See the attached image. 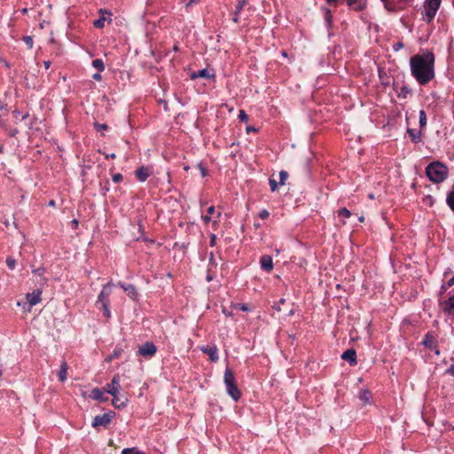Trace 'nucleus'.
Returning a JSON list of instances; mask_svg holds the SVG:
<instances>
[{"instance_id":"nucleus-1","label":"nucleus","mask_w":454,"mask_h":454,"mask_svg":"<svg viewBox=\"0 0 454 454\" xmlns=\"http://www.w3.org/2000/svg\"><path fill=\"white\" fill-rule=\"evenodd\" d=\"M410 65L411 74L419 84L425 85L434 77V56L432 52L414 55Z\"/></svg>"},{"instance_id":"nucleus-2","label":"nucleus","mask_w":454,"mask_h":454,"mask_svg":"<svg viewBox=\"0 0 454 454\" xmlns=\"http://www.w3.org/2000/svg\"><path fill=\"white\" fill-rule=\"evenodd\" d=\"M448 173V168L440 161L431 162L426 168L427 177L436 184L443 182Z\"/></svg>"},{"instance_id":"nucleus-3","label":"nucleus","mask_w":454,"mask_h":454,"mask_svg":"<svg viewBox=\"0 0 454 454\" xmlns=\"http://www.w3.org/2000/svg\"><path fill=\"white\" fill-rule=\"evenodd\" d=\"M224 384L226 386V391L228 395L234 401H238L241 396V393L237 387L234 373L229 368H226L224 372Z\"/></svg>"},{"instance_id":"nucleus-4","label":"nucleus","mask_w":454,"mask_h":454,"mask_svg":"<svg viewBox=\"0 0 454 454\" xmlns=\"http://www.w3.org/2000/svg\"><path fill=\"white\" fill-rule=\"evenodd\" d=\"M442 0H426L424 3V11L422 12L423 20L430 23L436 15L440 8Z\"/></svg>"},{"instance_id":"nucleus-5","label":"nucleus","mask_w":454,"mask_h":454,"mask_svg":"<svg viewBox=\"0 0 454 454\" xmlns=\"http://www.w3.org/2000/svg\"><path fill=\"white\" fill-rule=\"evenodd\" d=\"M157 352V347L152 341H147L138 348L137 355L143 357L150 358Z\"/></svg>"},{"instance_id":"nucleus-6","label":"nucleus","mask_w":454,"mask_h":454,"mask_svg":"<svg viewBox=\"0 0 454 454\" xmlns=\"http://www.w3.org/2000/svg\"><path fill=\"white\" fill-rule=\"evenodd\" d=\"M114 415V412H113V411L104 413L102 415H98L93 419L91 425L93 427H106L107 425L110 424Z\"/></svg>"},{"instance_id":"nucleus-7","label":"nucleus","mask_w":454,"mask_h":454,"mask_svg":"<svg viewBox=\"0 0 454 454\" xmlns=\"http://www.w3.org/2000/svg\"><path fill=\"white\" fill-rule=\"evenodd\" d=\"M436 339H437V335L435 334V333L429 332L426 334V336L422 341V344L424 345L425 348L431 349V350L434 351L435 354L439 355L440 352L437 349Z\"/></svg>"},{"instance_id":"nucleus-8","label":"nucleus","mask_w":454,"mask_h":454,"mask_svg":"<svg viewBox=\"0 0 454 454\" xmlns=\"http://www.w3.org/2000/svg\"><path fill=\"white\" fill-rule=\"evenodd\" d=\"M120 389H121V385H120V375L119 374H115L111 382L106 384V392L110 395H114V394H119L120 392Z\"/></svg>"},{"instance_id":"nucleus-9","label":"nucleus","mask_w":454,"mask_h":454,"mask_svg":"<svg viewBox=\"0 0 454 454\" xmlns=\"http://www.w3.org/2000/svg\"><path fill=\"white\" fill-rule=\"evenodd\" d=\"M112 286H113L112 283L109 282L103 286L99 295L98 296V301H97L98 303L103 302V301H108L107 298L112 294Z\"/></svg>"},{"instance_id":"nucleus-10","label":"nucleus","mask_w":454,"mask_h":454,"mask_svg":"<svg viewBox=\"0 0 454 454\" xmlns=\"http://www.w3.org/2000/svg\"><path fill=\"white\" fill-rule=\"evenodd\" d=\"M341 358L348 362L350 365H356L357 364L356 353L353 348L347 349L345 352H343Z\"/></svg>"},{"instance_id":"nucleus-11","label":"nucleus","mask_w":454,"mask_h":454,"mask_svg":"<svg viewBox=\"0 0 454 454\" xmlns=\"http://www.w3.org/2000/svg\"><path fill=\"white\" fill-rule=\"evenodd\" d=\"M41 294L42 291L40 289H36L32 293L27 294V300L30 306L36 305L41 301Z\"/></svg>"},{"instance_id":"nucleus-12","label":"nucleus","mask_w":454,"mask_h":454,"mask_svg":"<svg viewBox=\"0 0 454 454\" xmlns=\"http://www.w3.org/2000/svg\"><path fill=\"white\" fill-rule=\"evenodd\" d=\"M260 265L262 270L267 272H270L273 269V262L271 256L265 254L262 255L260 259Z\"/></svg>"},{"instance_id":"nucleus-13","label":"nucleus","mask_w":454,"mask_h":454,"mask_svg":"<svg viewBox=\"0 0 454 454\" xmlns=\"http://www.w3.org/2000/svg\"><path fill=\"white\" fill-rule=\"evenodd\" d=\"M214 77H215V74L213 72H210L207 68H204V69H201V70H199L197 72H193L191 74V78L192 80L197 79V78L209 79V78H214Z\"/></svg>"},{"instance_id":"nucleus-14","label":"nucleus","mask_w":454,"mask_h":454,"mask_svg":"<svg viewBox=\"0 0 454 454\" xmlns=\"http://www.w3.org/2000/svg\"><path fill=\"white\" fill-rule=\"evenodd\" d=\"M113 396L112 403L115 408L125 407L128 403V398L119 394L111 395Z\"/></svg>"},{"instance_id":"nucleus-15","label":"nucleus","mask_w":454,"mask_h":454,"mask_svg":"<svg viewBox=\"0 0 454 454\" xmlns=\"http://www.w3.org/2000/svg\"><path fill=\"white\" fill-rule=\"evenodd\" d=\"M118 286H120L124 292H126L127 295L130 297L131 299H136L137 296V293L136 290V287L131 284H123L121 282L118 283Z\"/></svg>"},{"instance_id":"nucleus-16","label":"nucleus","mask_w":454,"mask_h":454,"mask_svg":"<svg viewBox=\"0 0 454 454\" xmlns=\"http://www.w3.org/2000/svg\"><path fill=\"white\" fill-rule=\"evenodd\" d=\"M90 397L100 402H106L108 400V397L105 395V392L98 387H95L91 390Z\"/></svg>"},{"instance_id":"nucleus-17","label":"nucleus","mask_w":454,"mask_h":454,"mask_svg":"<svg viewBox=\"0 0 454 454\" xmlns=\"http://www.w3.org/2000/svg\"><path fill=\"white\" fill-rule=\"evenodd\" d=\"M201 350L204 353L208 355V356L212 362H216L218 360V349L215 346H214V347L207 346V347L202 348Z\"/></svg>"},{"instance_id":"nucleus-18","label":"nucleus","mask_w":454,"mask_h":454,"mask_svg":"<svg viewBox=\"0 0 454 454\" xmlns=\"http://www.w3.org/2000/svg\"><path fill=\"white\" fill-rule=\"evenodd\" d=\"M149 175L150 170L148 168L141 167L136 170V176L141 182H145L148 178Z\"/></svg>"},{"instance_id":"nucleus-19","label":"nucleus","mask_w":454,"mask_h":454,"mask_svg":"<svg viewBox=\"0 0 454 454\" xmlns=\"http://www.w3.org/2000/svg\"><path fill=\"white\" fill-rule=\"evenodd\" d=\"M443 310L450 315L454 314V295L444 302Z\"/></svg>"},{"instance_id":"nucleus-20","label":"nucleus","mask_w":454,"mask_h":454,"mask_svg":"<svg viewBox=\"0 0 454 454\" xmlns=\"http://www.w3.org/2000/svg\"><path fill=\"white\" fill-rule=\"evenodd\" d=\"M411 139L414 143H419L421 140V132L417 131L416 129H408L407 130Z\"/></svg>"},{"instance_id":"nucleus-21","label":"nucleus","mask_w":454,"mask_h":454,"mask_svg":"<svg viewBox=\"0 0 454 454\" xmlns=\"http://www.w3.org/2000/svg\"><path fill=\"white\" fill-rule=\"evenodd\" d=\"M124 351V348L121 345H117L114 349L113 353L106 358V361H111L113 359L118 358L121 356V353Z\"/></svg>"},{"instance_id":"nucleus-22","label":"nucleus","mask_w":454,"mask_h":454,"mask_svg":"<svg viewBox=\"0 0 454 454\" xmlns=\"http://www.w3.org/2000/svg\"><path fill=\"white\" fill-rule=\"evenodd\" d=\"M372 397L371 392L367 389L361 390L359 393V399L364 403H368Z\"/></svg>"},{"instance_id":"nucleus-23","label":"nucleus","mask_w":454,"mask_h":454,"mask_svg":"<svg viewBox=\"0 0 454 454\" xmlns=\"http://www.w3.org/2000/svg\"><path fill=\"white\" fill-rule=\"evenodd\" d=\"M446 202L452 211H454V185L447 195Z\"/></svg>"},{"instance_id":"nucleus-24","label":"nucleus","mask_w":454,"mask_h":454,"mask_svg":"<svg viewBox=\"0 0 454 454\" xmlns=\"http://www.w3.org/2000/svg\"><path fill=\"white\" fill-rule=\"evenodd\" d=\"M67 365L66 363H63L61 364L59 372V379L60 381H65L67 380Z\"/></svg>"},{"instance_id":"nucleus-25","label":"nucleus","mask_w":454,"mask_h":454,"mask_svg":"<svg viewBox=\"0 0 454 454\" xmlns=\"http://www.w3.org/2000/svg\"><path fill=\"white\" fill-rule=\"evenodd\" d=\"M92 66L96 69H98V72H102L105 69V64L102 59H96L92 61Z\"/></svg>"},{"instance_id":"nucleus-26","label":"nucleus","mask_w":454,"mask_h":454,"mask_svg":"<svg viewBox=\"0 0 454 454\" xmlns=\"http://www.w3.org/2000/svg\"><path fill=\"white\" fill-rule=\"evenodd\" d=\"M427 125V114L424 110L419 111V127L423 129Z\"/></svg>"},{"instance_id":"nucleus-27","label":"nucleus","mask_w":454,"mask_h":454,"mask_svg":"<svg viewBox=\"0 0 454 454\" xmlns=\"http://www.w3.org/2000/svg\"><path fill=\"white\" fill-rule=\"evenodd\" d=\"M101 303V309H103L104 315L106 317L109 318L111 317V311L109 309V302L103 301Z\"/></svg>"},{"instance_id":"nucleus-28","label":"nucleus","mask_w":454,"mask_h":454,"mask_svg":"<svg viewBox=\"0 0 454 454\" xmlns=\"http://www.w3.org/2000/svg\"><path fill=\"white\" fill-rule=\"evenodd\" d=\"M247 4L246 0H239L238 5L235 8L234 12H236V16H239L241 10Z\"/></svg>"},{"instance_id":"nucleus-29","label":"nucleus","mask_w":454,"mask_h":454,"mask_svg":"<svg viewBox=\"0 0 454 454\" xmlns=\"http://www.w3.org/2000/svg\"><path fill=\"white\" fill-rule=\"evenodd\" d=\"M215 212V207L211 206L207 208V215H203L202 219L205 223H208L211 220V215H213Z\"/></svg>"},{"instance_id":"nucleus-30","label":"nucleus","mask_w":454,"mask_h":454,"mask_svg":"<svg viewBox=\"0 0 454 454\" xmlns=\"http://www.w3.org/2000/svg\"><path fill=\"white\" fill-rule=\"evenodd\" d=\"M121 454H145V453L138 450L137 448H127L121 451Z\"/></svg>"},{"instance_id":"nucleus-31","label":"nucleus","mask_w":454,"mask_h":454,"mask_svg":"<svg viewBox=\"0 0 454 454\" xmlns=\"http://www.w3.org/2000/svg\"><path fill=\"white\" fill-rule=\"evenodd\" d=\"M324 11H325V22L327 23V26L330 27L331 23H332L331 11L329 9H327V8H324Z\"/></svg>"},{"instance_id":"nucleus-32","label":"nucleus","mask_w":454,"mask_h":454,"mask_svg":"<svg viewBox=\"0 0 454 454\" xmlns=\"http://www.w3.org/2000/svg\"><path fill=\"white\" fill-rule=\"evenodd\" d=\"M106 18L101 17L100 19H98L94 20L93 25L98 28H102L105 26Z\"/></svg>"},{"instance_id":"nucleus-33","label":"nucleus","mask_w":454,"mask_h":454,"mask_svg":"<svg viewBox=\"0 0 454 454\" xmlns=\"http://www.w3.org/2000/svg\"><path fill=\"white\" fill-rule=\"evenodd\" d=\"M287 177H288V173L286 171H285V170H281L279 172V178H280L279 184L281 185L285 184V182L287 179Z\"/></svg>"},{"instance_id":"nucleus-34","label":"nucleus","mask_w":454,"mask_h":454,"mask_svg":"<svg viewBox=\"0 0 454 454\" xmlns=\"http://www.w3.org/2000/svg\"><path fill=\"white\" fill-rule=\"evenodd\" d=\"M339 215L348 218L351 215V213L348 209H347L346 207H343L339 210Z\"/></svg>"},{"instance_id":"nucleus-35","label":"nucleus","mask_w":454,"mask_h":454,"mask_svg":"<svg viewBox=\"0 0 454 454\" xmlns=\"http://www.w3.org/2000/svg\"><path fill=\"white\" fill-rule=\"evenodd\" d=\"M384 3V6L388 11H395V4L387 0H381Z\"/></svg>"},{"instance_id":"nucleus-36","label":"nucleus","mask_w":454,"mask_h":454,"mask_svg":"<svg viewBox=\"0 0 454 454\" xmlns=\"http://www.w3.org/2000/svg\"><path fill=\"white\" fill-rule=\"evenodd\" d=\"M6 264L11 270H13L16 264V261L12 257H8L6 259Z\"/></svg>"},{"instance_id":"nucleus-37","label":"nucleus","mask_w":454,"mask_h":454,"mask_svg":"<svg viewBox=\"0 0 454 454\" xmlns=\"http://www.w3.org/2000/svg\"><path fill=\"white\" fill-rule=\"evenodd\" d=\"M269 184H270V190L272 192H275L278 189V182L275 179H270L269 180Z\"/></svg>"},{"instance_id":"nucleus-38","label":"nucleus","mask_w":454,"mask_h":454,"mask_svg":"<svg viewBox=\"0 0 454 454\" xmlns=\"http://www.w3.org/2000/svg\"><path fill=\"white\" fill-rule=\"evenodd\" d=\"M23 41L27 45L29 49L33 47V38L31 36H24Z\"/></svg>"},{"instance_id":"nucleus-39","label":"nucleus","mask_w":454,"mask_h":454,"mask_svg":"<svg viewBox=\"0 0 454 454\" xmlns=\"http://www.w3.org/2000/svg\"><path fill=\"white\" fill-rule=\"evenodd\" d=\"M269 215H270V213L267 209H262L259 213V216L262 219H267L269 217Z\"/></svg>"},{"instance_id":"nucleus-40","label":"nucleus","mask_w":454,"mask_h":454,"mask_svg":"<svg viewBox=\"0 0 454 454\" xmlns=\"http://www.w3.org/2000/svg\"><path fill=\"white\" fill-rule=\"evenodd\" d=\"M239 118L242 121H247L248 120V117L244 110H240L239 114Z\"/></svg>"},{"instance_id":"nucleus-41","label":"nucleus","mask_w":454,"mask_h":454,"mask_svg":"<svg viewBox=\"0 0 454 454\" xmlns=\"http://www.w3.org/2000/svg\"><path fill=\"white\" fill-rule=\"evenodd\" d=\"M44 272H45L44 268H38V269L33 270V273L38 275L39 277H42Z\"/></svg>"},{"instance_id":"nucleus-42","label":"nucleus","mask_w":454,"mask_h":454,"mask_svg":"<svg viewBox=\"0 0 454 454\" xmlns=\"http://www.w3.org/2000/svg\"><path fill=\"white\" fill-rule=\"evenodd\" d=\"M122 180V175L120 173L114 174L113 176V181L114 183H120Z\"/></svg>"},{"instance_id":"nucleus-43","label":"nucleus","mask_w":454,"mask_h":454,"mask_svg":"<svg viewBox=\"0 0 454 454\" xmlns=\"http://www.w3.org/2000/svg\"><path fill=\"white\" fill-rule=\"evenodd\" d=\"M95 127H96L97 130H98V131L106 130L107 129L106 124L95 123Z\"/></svg>"},{"instance_id":"nucleus-44","label":"nucleus","mask_w":454,"mask_h":454,"mask_svg":"<svg viewBox=\"0 0 454 454\" xmlns=\"http://www.w3.org/2000/svg\"><path fill=\"white\" fill-rule=\"evenodd\" d=\"M215 265H216V262L215 261L214 254H213V253H210V255H209V266H215Z\"/></svg>"},{"instance_id":"nucleus-45","label":"nucleus","mask_w":454,"mask_h":454,"mask_svg":"<svg viewBox=\"0 0 454 454\" xmlns=\"http://www.w3.org/2000/svg\"><path fill=\"white\" fill-rule=\"evenodd\" d=\"M92 78L97 81H100L102 79V76L100 74V72H98L92 75Z\"/></svg>"},{"instance_id":"nucleus-46","label":"nucleus","mask_w":454,"mask_h":454,"mask_svg":"<svg viewBox=\"0 0 454 454\" xmlns=\"http://www.w3.org/2000/svg\"><path fill=\"white\" fill-rule=\"evenodd\" d=\"M199 168H200L201 176H207V169L203 166H201V165H199Z\"/></svg>"},{"instance_id":"nucleus-47","label":"nucleus","mask_w":454,"mask_h":454,"mask_svg":"<svg viewBox=\"0 0 454 454\" xmlns=\"http://www.w3.org/2000/svg\"><path fill=\"white\" fill-rule=\"evenodd\" d=\"M216 236L215 234H211L210 237V246H214L215 244Z\"/></svg>"},{"instance_id":"nucleus-48","label":"nucleus","mask_w":454,"mask_h":454,"mask_svg":"<svg viewBox=\"0 0 454 454\" xmlns=\"http://www.w3.org/2000/svg\"><path fill=\"white\" fill-rule=\"evenodd\" d=\"M5 110L7 111V105L0 100V111Z\"/></svg>"},{"instance_id":"nucleus-49","label":"nucleus","mask_w":454,"mask_h":454,"mask_svg":"<svg viewBox=\"0 0 454 454\" xmlns=\"http://www.w3.org/2000/svg\"><path fill=\"white\" fill-rule=\"evenodd\" d=\"M213 279V276L210 274V270H208V273L207 276V281L210 282Z\"/></svg>"},{"instance_id":"nucleus-50","label":"nucleus","mask_w":454,"mask_h":454,"mask_svg":"<svg viewBox=\"0 0 454 454\" xmlns=\"http://www.w3.org/2000/svg\"><path fill=\"white\" fill-rule=\"evenodd\" d=\"M448 286H454V277H452L449 281H448Z\"/></svg>"},{"instance_id":"nucleus-51","label":"nucleus","mask_w":454,"mask_h":454,"mask_svg":"<svg viewBox=\"0 0 454 454\" xmlns=\"http://www.w3.org/2000/svg\"><path fill=\"white\" fill-rule=\"evenodd\" d=\"M408 92H409V90H407L406 87L402 88L401 93L403 95V97H405V94Z\"/></svg>"},{"instance_id":"nucleus-52","label":"nucleus","mask_w":454,"mask_h":454,"mask_svg":"<svg viewBox=\"0 0 454 454\" xmlns=\"http://www.w3.org/2000/svg\"><path fill=\"white\" fill-rule=\"evenodd\" d=\"M232 20H233L235 23H237V22H238V20H239L238 16H236V12H234V13H233Z\"/></svg>"},{"instance_id":"nucleus-53","label":"nucleus","mask_w":454,"mask_h":454,"mask_svg":"<svg viewBox=\"0 0 454 454\" xmlns=\"http://www.w3.org/2000/svg\"><path fill=\"white\" fill-rule=\"evenodd\" d=\"M115 157H116V155H115L114 153H111V154H109V155H108V154H107V155H106V158H107V159H108V158L114 159Z\"/></svg>"},{"instance_id":"nucleus-54","label":"nucleus","mask_w":454,"mask_h":454,"mask_svg":"<svg viewBox=\"0 0 454 454\" xmlns=\"http://www.w3.org/2000/svg\"><path fill=\"white\" fill-rule=\"evenodd\" d=\"M356 3V0H348V5H353Z\"/></svg>"},{"instance_id":"nucleus-55","label":"nucleus","mask_w":454,"mask_h":454,"mask_svg":"<svg viewBox=\"0 0 454 454\" xmlns=\"http://www.w3.org/2000/svg\"><path fill=\"white\" fill-rule=\"evenodd\" d=\"M197 3V0H190L189 3L187 4V6H190L193 4H196Z\"/></svg>"},{"instance_id":"nucleus-56","label":"nucleus","mask_w":454,"mask_h":454,"mask_svg":"<svg viewBox=\"0 0 454 454\" xmlns=\"http://www.w3.org/2000/svg\"><path fill=\"white\" fill-rule=\"evenodd\" d=\"M403 45L402 43H398L396 45H395V50H398L400 48H402Z\"/></svg>"},{"instance_id":"nucleus-57","label":"nucleus","mask_w":454,"mask_h":454,"mask_svg":"<svg viewBox=\"0 0 454 454\" xmlns=\"http://www.w3.org/2000/svg\"><path fill=\"white\" fill-rule=\"evenodd\" d=\"M51 66V62L50 61H44V67L45 68H49Z\"/></svg>"},{"instance_id":"nucleus-58","label":"nucleus","mask_w":454,"mask_h":454,"mask_svg":"<svg viewBox=\"0 0 454 454\" xmlns=\"http://www.w3.org/2000/svg\"><path fill=\"white\" fill-rule=\"evenodd\" d=\"M55 205H56V204H55V201H54V200H50V201H49V206H51V207H55Z\"/></svg>"},{"instance_id":"nucleus-59","label":"nucleus","mask_w":454,"mask_h":454,"mask_svg":"<svg viewBox=\"0 0 454 454\" xmlns=\"http://www.w3.org/2000/svg\"><path fill=\"white\" fill-rule=\"evenodd\" d=\"M22 14H26L27 12V9L24 8L21 10Z\"/></svg>"},{"instance_id":"nucleus-60","label":"nucleus","mask_w":454,"mask_h":454,"mask_svg":"<svg viewBox=\"0 0 454 454\" xmlns=\"http://www.w3.org/2000/svg\"><path fill=\"white\" fill-rule=\"evenodd\" d=\"M241 309L246 311V310H247V307L246 305H242L241 306Z\"/></svg>"},{"instance_id":"nucleus-61","label":"nucleus","mask_w":454,"mask_h":454,"mask_svg":"<svg viewBox=\"0 0 454 454\" xmlns=\"http://www.w3.org/2000/svg\"><path fill=\"white\" fill-rule=\"evenodd\" d=\"M328 4H334L336 3V0H326Z\"/></svg>"},{"instance_id":"nucleus-62","label":"nucleus","mask_w":454,"mask_h":454,"mask_svg":"<svg viewBox=\"0 0 454 454\" xmlns=\"http://www.w3.org/2000/svg\"><path fill=\"white\" fill-rule=\"evenodd\" d=\"M250 130H254H254H255V129H254V128H252V127H248V128H247V131H250Z\"/></svg>"},{"instance_id":"nucleus-63","label":"nucleus","mask_w":454,"mask_h":454,"mask_svg":"<svg viewBox=\"0 0 454 454\" xmlns=\"http://www.w3.org/2000/svg\"><path fill=\"white\" fill-rule=\"evenodd\" d=\"M4 225H5L6 227H8V226H9V224H10L8 221H4Z\"/></svg>"},{"instance_id":"nucleus-64","label":"nucleus","mask_w":454,"mask_h":454,"mask_svg":"<svg viewBox=\"0 0 454 454\" xmlns=\"http://www.w3.org/2000/svg\"><path fill=\"white\" fill-rule=\"evenodd\" d=\"M359 221H360V222H364V216H360V217H359Z\"/></svg>"}]
</instances>
